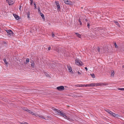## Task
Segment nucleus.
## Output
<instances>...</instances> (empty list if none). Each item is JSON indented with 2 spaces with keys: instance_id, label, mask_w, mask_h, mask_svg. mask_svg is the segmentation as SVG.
Listing matches in <instances>:
<instances>
[{
  "instance_id": "1",
  "label": "nucleus",
  "mask_w": 124,
  "mask_h": 124,
  "mask_svg": "<svg viewBox=\"0 0 124 124\" xmlns=\"http://www.w3.org/2000/svg\"><path fill=\"white\" fill-rule=\"evenodd\" d=\"M52 109L55 112V113H56L57 114L61 116H62L63 117H64V116H65V115L63 112H62L60 110L57 109L54 107H53L52 108Z\"/></svg>"
},
{
  "instance_id": "2",
  "label": "nucleus",
  "mask_w": 124,
  "mask_h": 124,
  "mask_svg": "<svg viewBox=\"0 0 124 124\" xmlns=\"http://www.w3.org/2000/svg\"><path fill=\"white\" fill-rule=\"evenodd\" d=\"M6 31L7 32V34L8 36L10 37V36L14 35V34L11 30H6Z\"/></svg>"
},
{
  "instance_id": "3",
  "label": "nucleus",
  "mask_w": 124,
  "mask_h": 124,
  "mask_svg": "<svg viewBox=\"0 0 124 124\" xmlns=\"http://www.w3.org/2000/svg\"><path fill=\"white\" fill-rule=\"evenodd\" d=\"M75 62L76 64L79 66H81L83 64V63L81 61L79 60V59H77L75 60Z\"/></svg>"
},
{
  "instance_id": "4",
  "label": "nucleus",
  "mask_w": 124,
  "mask_h": 124,
  "mask_svg": "<svg viewBox=\"0 0 124 124\" xmlns=\"http://www.w3.org/2000/svg\"><path fill=\"white\" fill-rule=\"evenodd\" d=\"M64 2L67 4L71 5L72 4V2L69 0H63Z\"/></svg>"
},
{
  "instance_id": "5",
  "label": "nucleus",
  "mask_w": 124,
  "mask_h": 124,
  "mask_svg": "<svg viewBox=\"0 0 124 124\" xmlns=\"http://www.w3.org/2000/svg\"><path fill=\"white\" fill-rule=\"evenodd\" d=\"M33 115H34L35 116H36L37 117H40L42 118L43 119H46L44 117L41 115H38L36 113H34V114Z\"/></svg>"
},
{
  "instance_id": "6",
  "label": "nucleus",
  "mask_w": 124,
  "mask_h": 124,
  "mask_svg": "<svg viewBox=\"0 0 124 124\" xmlns=\"http://www.w3.org/2000/svg\"><path fill=\"white\" fill-rule=\"evenodd\" d=\"M56 89L59 91H62L64 89V87L63 86H61L57 87Z\"/></svg>"
},
{
  "instance_id": "7",
  "label": "nucleus",
  "mask_w": 124,
  "mask_h": 124,
  "mask_svg": "<svg viewBox=\"0 0 124 124\" xmlns=\"http://www.w3.org/2000/svg\"><path fill=\"white\" fill-rule=\"evenodd\" d=\"M7 2L9 5H11L14 4L15 3V1L14 0H9Z\"/></svg>"
},
{
  "instance_id": "8",
  "label": "nucleus",
  "mask_w": 124,
  "mask_h": 124,
  "mask_svg": "<svg viewBox=\"0 0 124 124\" xmlns=\"http://www.w3.org/2000/svg\"><path fill=\"white\" fill-rule=\"evenodd\" d=\"M68 68L69 71L71 73H73V71L72 70V68L70 67H68Z\"/></svg>"
},
{
  "instance_id": "9",
  "label": "nucleus",
  "mask_w": 124,
  "mask_h": 124,
  "mask_svg": "<svg viewBox=\"0 0 124 124\" xmlns=\"http://www.w3.org/2000/svg\"><path fill=\"white\" fill-rule=\"evenodd\" d=\"M111 115L113 116L116 117H118L119 116L117 114H116L115 113H113V112L112 113V114H111Z\"/></svg>"
},
{
  "instance_id": "10",
  "label": "nucleus",
  "mask_w": 124,
  "mask_h": 124,
  "mask_svg": "<svg viewBox=\"0 0 124 124\" xmlns=\"http://www.w3.org/2000/svg\"><path fill=\"white\" fill-rule=\"evenodd\" d=\"M13 15L16 20H18L19 19V17L17 15L14 14H13Z\"/></svg>"
},
{
  "instance_id": "11",
  "label": "nucleus",
  "mask_w": 124,
  "mask_h": 124,
  "mask_svg": "<svg viewBox=\"0 0 124 124\" xmlns=\"http://www.w3.org/2000/svg\"><path fill=\"white\" fill-rule=\"evenodd\" d=\"M25 111H26L27 112H29L30 114H31L32 115H33L34 114V113L32 112L31 110H29V109L28 110H26Z\"/></svg>"
},
{
  "instance_id": "12",
  "label": "nucleus",
  "mask_w": 124,
  "mask_h": 124,
  "mask_svg": "<svg viewBox=\"0 0 124 124\" xmlns=\"http://www.w3.org/2000/svg\"><path fill=\"white\" fill-rule=\"evenodd\" d=\"M111 71V77H113L114 74V71L113 70H112Z\"/></svg>"
},
{
  "instance_id": "13",
  "label": "nucleus",
  "mask_w": 124,
  "mask_h": 124,
  "mask_svg": "<svg viewBox=\"0 0 124 124\" xmlns=\"http://www.w3.org/2000/svg\"><path fill=\"white\" fill-rule=\"evenodd\" d=\"M57 8H60V6L58 1H56L55 2Z\"/></svg>"
},
{
  "instance_id": "14",
  "label": "nucleus",
  "mask_w": 124,
  "mask_h": 124,
  "mask_svg": "<svg viewBox=\"0 0 124 124\" xmlns=\"http://www.w3.org/2000/svg\"><path fill=\"white\" fill-rule=\"evenodd\" d=\"M95 86H102L101 83H95Z\"/></svg>"
},
{
  "instance_id": "15",
  "label": "nucleus",
  "mask_w": 124,
  "mask_h": 124,
  "mask_svg": "<svg viewBox=\"0 0 124 124\" xmlns=\"http://www.w3.org/2000/svg\"><path fill=\"white\" fill-rule=\"evenodd\" d=\"M89 86L93 87L95 86L94 83H92L91 84H89Z\"/></svg>"
},
{
  "instance_id": "16",
  "label": "nucleus",
  "mask_w": 124,
  "mask_h": 124,
  "mask_svg": "<svg viewBox=\"0 0 124 124\" xmlns=\"http://www.w3.org/2000/svg\"><path fill=\"white\" fill-rule=\"evenodd\" d=\"M34 63L33 61H32L31 62V66L32 68L34 67Z\"/></svg>"
},
{
  "instance_id": "17",
  "label": "nucleus",
  "mask_w": 124,
  "mask_h": 124,
  "mask_svg": "<svg viewBox=\"0 0 124 124\" xmlns=\"http://www.w3.org/2000/svg\"><path fill=\"white\" fill-rule=\"evenodd\" d=\"M30 5L31 6H32L33 5V4L34 3L33 1V0H30Z\"/></svg>"
},
{
  "instance_id": "18",
  "label": "nucleus",
  "mask_w": 124,
  "mask_h": 124,
  "mask_svg": "<svg viewBox=\"0 0 124 124\" xmlns=\"http://www.w3.org/2000/svg\"><path fill=\"white\" fill-rule=\"evenodd\" d=\"M106 111L108 113H109V114H110L111 115V114H112V111H110L108 109H107V110H106Z\"/></svg>"
},
{
  "instance_id": "19",
  "label": "nucleus",
  "mask_w": 124,
  "mask_h": 124,
  "mask_svg": "<svg viewBox=\"0 0 124 124\" xmlns=\"http://www.w3.org/2000/svg\"><path fill=\"white\" fill-rule=\"evenodd\" d=\"M75 34H76V36L78 38H80L81 37V35L79 33H75Z\"/></svg>"
},
{
  "instance_id": "20",
  "label": "nucleus",
  "mask_w": 124,
  "mask_h": 124,
  "mask_svg": "<svg viewBox=\"0 0 124 124\" xmlns=\"http://www.w3.org/2000/svg\"><path fill=\"white\" fill-rule=\"evenodd\" d=\"M33 4L34 6V8H37V7L36 6L37 5V3H35L34 2L33 3Z\"/></svg>"
},
{
  "instance_id": "21",
  "label": "nucleus",
  "mask_w": 124,
  "mask_h": 124,
  "mask_svg": "<svg viewBox=\"0 0 124 124\" xmlns=\"http://www.w3.org/2000/svg\"><path fill=\"white\" fill-rule=\"evenodd\" d=\"M114 45L115 46V47L116 48H118L119 47V46H118L117 45L116 43H114Z\"/></svg>"
},
{
  "instance_id": "22",
  "label": "nucleus",
  "mask_w": 124,
  "mask_h": 124,
  "mask_svg": "<svg viewBox=\"0 0 124 124\" xmlns=\"http://www.w3.org/2000/svg\"><path fill=\"white\" fill-rule=\"evenodd\" d=\"M40 15L42 17V18L44 19V15L41 13H40Z\"/></svg>"
},
{
  "instance_id": "23",
  "label": "nucleus",
  "mask_w": 124,
  "mask_h": 124,
  "mask_svg": "<svg viewBox=\"0 0 124 124\" xmlns=\"http://www.w3.org/2000/svg\"><path fill=\"white\" fill-rule=\"evenodd\" d=\"M78 21L80 23V25H82V23L81 22V19L80 18H79L78 19Z\"/></svg>"
},
{
  "instance_id": "24",
  "label": "nucleus",
  "mask_w": 124,
  "mask_h": 124,
  "mask_svg": "<svg viewBox=\"0 0 124 124\" xmlns=\"http://www.w3.org/2000/svg\"><path fill=\"white\" fill-rule=\"evenodd\" d=\"M3 61L6 64H7V62L6 61V59L5 58L3 59Z\"/></svg>"
},
{
  "instance_id": "25",
  "label": "nucleus",
  "mask_w": 124,
  "mask_h": 124,
  "mask_svg": "<svg viewBox=\"0 0 124 124\" xmlns=\"http://www.w3.org/2000/svg\"><path fill=\"white\" fill-rule=\"evenodd\" d=\"M27 18H30V12H28L27 13Z\"/></svg>"
},
{
  "instance_id": "26",
  "label": "nucleus",
  "mask_w": 124,
  "mask_h": 124,
  "mask_svg": "<svg viewBox=\"0 0 124 124\" xmlns=\"http://www.w3.org/2000/svg\"><path fill=\"white\" fill-rule=\"evenodd\" d=\"M90 75L93 78H95V75L94 74H91Z\"/></svg>"
},
{
  "instance_id": "27",
  "label": "nucleus",
  "mask_w": 124,
  "mask_h": 124,
  "mask_svg": "<svg viewBox=\"0 0 124 124\" xmlns=\"http://www.w3.org/2000/svg\"><path fill=\"white\" fill-rule=\"evenodd\" d=\"M114 22L117 26H119V24L118 22L115 21Z\"/></svg>"
},
{
  "instance_id": "28",
  "label": "nucleus",
  "mask_w": 124,
  "mask_h": 124,
  "mask_svg": "<svg viewBox=\"0 0 124 124\" xmlns=\"http://www.w3.org/2000/svg\"><path fill=\"white\" fill-rule=\"evenodd\" d=\"M56 9H57L58 11H62L61 10V8H55Z\"/></svg>"
},
{
  "instance_id": "29",
  "label": "nucleus",
  "mask_w": 124,
  "mask_h": 124,
  "mask_svg": "<svg viewBox=\"0 0 124 124\" xmlns=\"http://www.w3.org/2000/svg\"><path fill=\"white\" fill-rule=\"evenodd\" d=\"M21 124H28V123L27 122H23L21 123Z\"/></svg>"
},
{
  "instance_id": "30",
  "label": "nucleus",
  "mask_w": 124,
  "mask_h": 124,
  "mask_svg": "<svg viewBox=\"0 0 124 124\" xmlns=\"http://www.w3.org/2000/svg\"><path fill=\"white\" fill-rule=\"evenodd\" d=\"M102 86V85H108V84H106V83H101Z\"/></svg>"
},
{
  "instance_id": "31",
  "label": "nucleus",
  "mask_w": 124,
  "mask_h": 124,
  "mask_svg": "<svg viewBox=\"0 0 124 124\" xmlns=\"http://www.w3.org/2000/svg\"><path fill=\"white\" fill-rule=\"evenodd\" d=\"M29 61V59L28 58H27L26 59V62L28 63Z\"/></svg>"
},
{
  "instance_id": "32",
  "label": "nucleus",
  "mask_w": 124,
  "mask_h": 124,
  "mask_svg": "<svg viewBox=\"0 0 124 124\" xmlns=\"http://www.w3.org/2000/svg\"><path fill=\"white\" fill-rule=\"evenodd\" d=\"M118 89L120 90H121L124 91V88H119Z\"/></svg>"
},
{
  "instance_id": "33",
  "label": "nucleus",
  "mask_w": 124,
  "mask_h": 124,
  "mask_svg": "<svg viewBox=\"0 0 124 124\" xmlns=\"http://www.w3.org/2000/svg\"><path fill=\"white\" fill-rule=\"evenodd\" d=\"M38 12L39 13H41L40 10V8H38Z\"/></svg>"
},
{
  "instance_id": "34",
  "label": "nucleus",
  "mask_w": 124,
  "mask_h": 124,
  "mask_svg": "<svg viewBox=\"0 0 124 124\" xmlns=\"http://www.w3.org/2000/svg\"><path fill=\"white\" fill-rule=\"evenodd\" d=\"M97 51L99 52H100V48L99 47H98Z\"/></svg>"
},
{
  "instance_id": "35",
  "label": "nucleus",
  "mask_w": 124,
  "mask_h": 124,
  "mask_svg": "<svg viewBox=\"0 0 124 124\" xmlns=\"http://www.w3.org/2000/svg\"><path fill=\"white\" fill-rule=\"evenodd\" d=\"M85 86V85H80V87H84Z\"/></svg>"
},
{
  "instance_id": "36",
  "label": "nucleus",
  "mask_w": 124,
  "mask_h": 124,
  "mask_svg": "<svg viewBox=\"0 0 124 124\" xmlns=\"http://www.w3.org/2000/svg\"><path fill=\"white\" fill-rule=\"evenodd\" d=\"M90 26L89 23H87V26L89 28Z\"/></svg>"
},
{
  "instance_id": "37",
  "label": "nucleus",
  "mask_w": 124,
  "mask_h": 124,
  "mask_svg": "<svg viewBox=\"0 0 124 124\" xmlns=\"http://www.w3.org/2000/svg\"><path fill=\"white\" fill-rule=\"evenodd\" d=\"M52 36L53 37L54 36V33H53V32L52 33Z\"/></svg>"
},
{
  "instance_id": "38",
  "label": "nucleus",
  "mask_w": 124,
  "mask_h": 124,
  "mask_svg": "<svg viewBox=\"0 0 124 124\" xmlns=\"http://www.w3.org/2000/svg\"><path fill=\"white\" fill-rule=\"evenodd\" d=\"M67 119L69 121H70V119L68 117H67Z\"/></svg>"
},
{
  "instance_id": "39",
  "label": "nucleus",
  "mask_w": 124,
  "mask_h": 124,
  "mask_svg": "<svg viewBox=\"0 0 124 124\" xmlns=\"http://www.w3.org/2000/svg\"><path fill=\"white\" fill-rule=\"evenodd\" d=\"M68 117L66 116V115H65V116H64V117L65 119H67V118Z\"/></svg>"
},
{
  "instance_id": "40",
  "label": "nucleus",
  "mask_w": 124,
  "mask_h": 124,
  "mask_svg": "<svg viewBox=\"0 0 124 124\" xmlns=\"http://www.w3.org/2000/svg\"><path fill=\"white\" fill-rule=\"evenodd\" d=\"M78 74L79 75H80L81 74V73L80 72H79V71H78Z\"/></svg>"
},
{
  "instance_id": "41",
  "label": "nucleus",
  "mask_w": 124,
  "mask_h": 124,
  "mask_svg": "<svg viewBox=\"0 0 124 124\" xmlns=\"http://www.w3.org/2000/svg\"><path fill=\"white\" fill-rule=\"evenodd\" d=\"M64 87H65V89L66 90L68 89V87L66 86H65Z\"/></svg>"
},
{
  "instance_id": "42",
  "label": "nucleus",
  "mask_w": 124,
  "mask_h": 124,
  "mask_svg": "<svg viewBox=\"0 0 124 124\" xmlns=\"http://www.w3.org/2000/svg\"><path fill=\"white\" fill-rule=\"evenodd\" d=\"M37 7H38V8H39L40 7V6H39V5L38 4H37Z\"/></svg>"
},
{
  "instance_id": "43",
  "label": "nucleus",
  "mask_w": 124,
  "mask_h": 124,
  "mask_svg": "<svg viewBox=\"0 0 124 124\" xmlns=\"http://www.w3.org/2000/svg\"><path fill=\"white\" fill-rule=\"evenodd\" d=\"M80 85H75V86H77V87H80Z\"/></svg>"
},
{
  "instance_id": "44",
  "label": "nucleus",
  "mask_w": 124,
  "mask_h": 124,
  "mask_svg": "<svg viewBox=\"0 0 124 124\" xmlns=\"http://www.w3.org/2000/svg\"><path fill=\"white\" fill-rule=\"evenodd\" d=\"M51 47H49L48 48V50H50L51 49Z\"/></svg>"
},
{
  "instance_id": "45",
  "label": "nucleus",
  "mask_w": 124,
  "mask_h": 124,
  "mask_svg": "<svg viewBox=\"0 0 124 124\" xmlns=\"http://www.w3.org/2000/svg\"><path fill=\"white\" fill-rule=\"evenodd\" d=\"M60 50H61V49H59V50H58V53H60V52H61Z\"/></svg>"
},
{
  "instance_id": "46",
  "label": "nucleus",
  "mask_w": 124,
  "mask_h": 124,
  "mask_svg": "<svg viewBox=\"0 0 124 124\" xmlns=\"http://www.w3.org/2000/svg\"><path fill=\"white\" fill-rule=\"evenodd\" d=\"M64 8H62V11H64Z\"/></svg>"
},
{
  "instance_id": "47",
  "label": "nucleus",
  "mask_w": 124,
  "mask_h": 124,
  "mask_svg": "<svg viewBox=\"0 0 124 124\" xmlns=\"http://www.w3.org/2000/svg\"><path fill=\"white\" fill-rule=\"evenodd\" d=\"M28 63L27 62H25L24 63L25 64H27Z\"/></svg>"
},
{
  "instance_id": "48",
  "label": "nucleus",
  "mask_w": 124,
  "mask_h": 124,
  "mask_svg": "<svg viewBox=\"0 0 124 124\" xmlns=\"http://www.w3.org/2000/svg\"><path fill=\"white\" fill-rule=\"evenodd\" d=\"M87 86H89V84L86 85H85V87H86Z\"/></svg>"
},
{
  "instance_id": "49",
  "label": "nucleus",
  "mask_w": 124,
  "mask_h": 124,
  "mask_svg": "<svg viewBox=\"0 0 124 124\" xmlns=\"http://www.w3.org/2000/svg\"><path fill=\"white\" fill-rule=\"evenodd\" d=\"M46 76L47 77H48V76H49L48 74H47L46 75Z\"/></svg>"
},
{
  "instance_id": "50",
  "label": "nucleus",
  "mask_w": 124,
  "mask_h": 124,
  "mask_svg": "<svg viewBox=\"0 0 124 124\" xmlns=\"http://www.w3.org/2000/svg\"><path fill=\"white\" fill-rule=\"evenodd\" d=\"M85 68L86 69V71L87 70V68L86 67H85Z\"/></svg>"
},
{
  "instance_id": "51",
  "label": "nucleus",
  "mask_w": 124,
  "mask_h": 124,
  "mask_svg": "<svg viewBox=\"0 0 124 124\" xmlns=\"http://www.w3.org/2000/svg\"><path fill=\"white\" fill-rule=\"evenodd\" d=\"M22 5H20V6L19 7V8H21L22 7Z\"/></svg>"
},
{
  "instance_id": "52",
  "label": "nucleus",
  "mask_w": 124,
  "mask_h": 124,
  "mask_svg": "<svg viewBox=\"0 0 124 124\" xmlns=\"http://www.w3.org/2000/svg\"><path fill=\"white\" fill-rule=\"evenodd\" d=\"M25 111V110H28V109H27V108H24L23 109Z\"/></svg>"
},
{
  "instance_id": "53",
  "label": "nucleus",
  "mask_w": 124,
  "mask_h": 124,
  "mask_svg": "<svg viewBox=\"0 0 124 124\" xmlns=\"http://www.w3.org/2000/svg\"><path fill=\"white\" fill-rule=\"evenodd\" d=\"M85 20L86 22H87L88 20L86 19H85Z\"/></svg>"
},
{
  "instance_id": "54",
  "label": "nucleus",
  "mask_w": 124,
  "mask_h": 124,
  "mask_svg": "<svg viewBox=\"0 0 124 124\" xmlns=\"http://www.w3.org/2000/svg\"><path fill=\"white\" fill-rule=\"evenodd\" d=\"M123 68H124V65H123L122 66Z\"/></svg>"
},
{
  "instance_id": "55",
  "label": "nucleus",
  "mask_w": 124,
  "mask_h": 124,
  "mask_svg": "<svg viewBox=\"0 0 124 124\" xmlns=\"http://www.w3.org/2000/svg\"><path fill=\"white\" fill-rule=\"evenodd\" d=\"M8 1V0H6V2H7Z\"/></svg>"
},
{
  "instance_id": "56",
  "label": "nucleus",
  "mask_w": 124,
  "mask_h": 124,
  "mask_svg": "<svg viewBox=\"0 0 124 124\" xmlns=\"http://www.w3.org/2000/svg\"><path fill=\"white\" fill-rule=\"evenodd\" d=\"M21 8H19V9H20V10H21Z\"/></svg>"
},
{
  "instance_id": "57",
  "label": "nucleus",
  "mask_w": 124,
  "mask_h": 124,
  "mask_svg": "<svg viewBox=\"0 0 124 124\" xmlns=\"http://www.w3.org/2000/svg\"><path fill=\"white\" fill-rule=\"evenodd\" d=\"M30 31L31 32V31Z\"/></svg>"
},
{
  "instance_id": "58",
  "label": "nucleus",
  "mask_w": 124,
  "mask_h": 124,
  "mask_svg": "<svg viewBox=\"0 0 124 124\" xmlns=\"http://www.w3.org/2000/svg\"><path fill=\"white\" fill-rule=\"evenodd\" d=\"M28 124H29L28 123Z\"/></svg>"
}]
</instances>
